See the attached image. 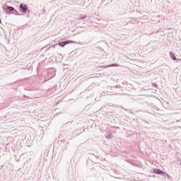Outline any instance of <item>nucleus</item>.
Returning a JSON list of instances; mask_svg holds the SVG:
<instances>
[{
	"label": "nucleus",
	"instance_id": "39448f33",
	"mask_svg": "<svg viewBox=\"0 0 181 181\" xmlns=\"http://www.w3.org/2000/svg\"><path fill=\"white\" fill-rule=\"evenodd\" d=\"M156 173H162V171L157 170Z\"/></svg>",
	"mask_w": 181,
	"mask_h": 181
},
{
	"label": "nucleus",
	"instance_id": "f03ea898",
	"mask_svg": "<svg viewBox=\"0 0 181 181\" xmlns=\"http://www.w3.org/2000/svg\"><path fill=\"white\" fill-rule=\"evenodd\" d=\"M21 8L23 9V11L25 12L28 11V6L25 4H21Z\"/></svg>",
	"mask_w": 181,
	"mask_h": 181
},
{
	"label": "nucleus",
	"instance_id": "423d86ee",
	"mask_svg": "<svg viewBox=\"0 0 181 181\" xmlns=\"http://www.w3.org/2000/svg\"><path fill=\"white\" fill-rule=\"evenodd\" d=\"M0 23H1V19H0Z\"/></svg>",
	"mask_w": 181,
	"mask_h": 181
},
{
	"label": "nucleus",
	"instance_id": "20e7f679",
	"mask_svg": "<svg viewBox=\"0 0 181 181\" xmlns=\"http://www.w3.org/2000/svg\"><path fill=\"white\" fill-rule=\"evenodd\" d=\"M8 9L10 11H13V7H8Z\"/></svg>",
	"mask_w": 181,
	"mask_h": 181
},
{
	"label": "nucleus",
	"instance_id": "f257e3e1",
	"mask_svg": "<svg viewBox=\"0 0 181 181\" xmlns=\"http://www.w3.org/2000/svg\"><path fill=\"white\" fill-rule=\"evenodd\" d=\"M69 43H73V41L61 42L59 43V45L62 46V47H63L64 46H66V45H69Z\"/></svg>",
	"mask_w": 181,
	"mask_h": 181
},
{
	"label": "nucleus",
	"instance_id": "7ed1b4c3",
	"mask_svg": "<svg viewBox=\"0 0 181 181\" xmlns=\"http://www.w3.org/2000/svg\"><path fill=\"white\" fill-rule=\"evenodd\" d=\"M171 56H173V60H176V57L175 56V54L173 53H170Z\"/></svg>",
	"mask_w": 181,
	"mask_h": 181
}]
</instances>
